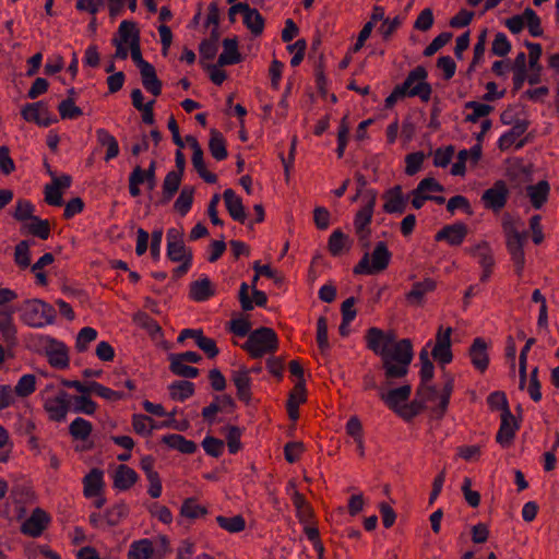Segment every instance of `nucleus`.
Masks as SVG:
<instances>
[{"instance_id": "nucleus-1", "label": "nucleus", "mask_w": 559, "mask_h": 559, "mask_svg": "<svg viewBox=\"0 0 559 559\" xmlns=\"http://www.w3.org/2000/svg\"><path fill=\"white\" fill-rule=\"evenodd\" d=\"M366 347L380 357L383 371L382 386H392L408 374L414 358L413 343L409 338H397L395 331L369 328L365 334Z\"/></svg>"}, {"instance_id": "nucleus-2", "label": "nucleus", "mask_w": 559, "mask_h": 559, "mask_svg": "<svg viewBox=\"0 0 559 559\" xmlns=\"http://www.w3.org/2000/svg\"><path fill=\"white\" fill-rule=\"evenodd\" d=\"M241 348L253 359L262 358L278 349L277 334L272 328L261 326L249 333L248 340L241 345Z\"/></svg>"}, {"instance_id": "nucleus-3", "label": "nucleus", "mask_w": 559, "mask_h": 559, "mask_svg": "<svg viewBox=\"0 0 559 559\" xmlns=\"http://www.w3.org/2000/svg\"><path fill=\"white\" fill-rule=\"evenodd\" d=\"M21 320L32 328H44L55 322L57 312L55 308L41 299H27L20 307Z\"/></svg>"}, {"instance_id": "nucleus-4", "label": "nucleus", "mask_w": 559, "mask_h": 559, "mask_svg": "<svg viewBox=\"0 0 559 559\" xmlns=\"http://www.w3.org/2000/svg\"><path fill=\"white\" fill-rule=\"evenodd\" d=\"M428 72L425 67L417 66L408 72L402 84L396 85L407 97H419L427 103L431 98L432 87L427 82Z\"/></svg>"}, {"instance_id": "nucleus-5", "label": "nucleus", "mask_w": 559, "mask_h": 559, "mask_svg": "<svg viewBox=\"0 0 559 559\" xmlns=\"http://www.w3.org/2000/svg\"><path fill=\"white\" fill-rule=\"evenodd\" d=\"M392 253L384 241L377 242L371 255L366 252L354 266V274H377L388 269Z\"/></svg>"}, {"instance_id": "nucleus-6", "label": "nucleus", "mask_w": 559, "mask_h": 559, "mask_svg": "<svg viewBox=\"0 0 559 559\" xmlns=\"http://www.w3.org/2000/svg\"><path fill=\"white\" fill-rule=\"evenodd\" d=\"M506 234V245L511 260L514 264L518 276H522L525 265L524 242L527 238V231L520 233L512 222H503Z\"/></svg>"}, {"instance_id": "nucleus-7", "label": "nucleus", "mask_w": 559, "mask_h": 559, "mask_svg": "<svg viewBox=\"0 0 559 559\" xmlns=\"http://www.w3.org/2000/svg\"><path fill=\"white\" fill-rule=\"evenodd\" d=\"M34 340L45 349V356L51 367L57 369L69 367V350L64 343L49 335H37Z\"/></svg>"}, {"instance_id": "nucleus-8", "label": "nucleus", "mask_w": 559, "mask_h": 559, "mask_svg": "<svg viewBox=\"0 0 559 559\" xmlns=\"http://www.w3.org/2000/svg\"><path fill=\"white\" fill-rule=\"evenodd\" d=\"M451 334L452 328L450 326L447 329H443V326H439L436 334V343L431 350V356L441 366L450 364L453 359V354L451 349Z\"/></svg>"}, {"instance_id": "nucleus-9", "label": "nucleus", "mask_w": 559, "mask_h": 559, "mask_svg": "<svg viewBox=\"0 0 559 559\" xmlns=\"http://www.w3.org/2000/svg\"><path fill=\"white\" fill-rule=\"evenodd\" d=\"M508 197L507 183L503 180H497L492 187L484 191L481 202L486 209L499 212L506 206Z\"/></svg>"}, {"instance_id": "nucleus-10", "label": "nucleus", "mask_w": 559, "mask_h": 559, "mask_svg": "<svg viewBox=\"0 0 559 559\" xmlns=\"http://www.w3.org/2000/svg\"><path fill=\"white\" fill-rule=\"evenodd\" d=\"M21 115L24 120L34 122L39 127H49L58 121L56 117L51 116L48 106L41 100L26 104L22 108Z\"/></svg>"}, {"instance_id": "nucleus-11", "label": "nucleus", "mask_w": 559, "mask_h": 559, "mask_svg": "<svg viewBox=\"0 0 559 559\" xmlns=\"http://www.w3.org/2000/svg\"><path fill=\"white\" fill-rule=\"evenodd\" d=\"M186 338H193L197 346L209 359H213L219 354L216 342L213 338L206 337L201 329H183L177 337V342L183 343Z\"/></svg>"}, {"instance_id": "nucleus-12", "label": "nucleus", "mask_w": 559, "mask_h": 559, "mask_svg": "<svg viewBox=\"0 0 559 559\" xmlns=\"http://www.w3.org/2000/svg\"><path fill=\"white\" fill-rule=\"evenodd\" d=\"M519 429L520 420L511 412H504V414H501V423L496 436V441L502 448H509Z\"/></svg>"}, {"instance_id": "nucleus-13", "label": "nucleus", "mask_w": 559, "mask_h": 559, "mask_svg": "<svg viewBox=\"0 0 559 559\" xmlns=\"http://www.w3.org/2000/svg\"><path fill=\"white\" fill-rule=\"evenodd\" d=\"M49 522L50 516L48 513L40 508H36L33 510L31 516L21 525V532L31 537H38L46 530Z\"/></svg>"}, {"instance_id": "nucleus-14", "label": "nucleus", "mask_w": 559, "mask_h": 559, "mask_svg": "<svg viewBox=\"0 0 559 559\" xmlns=\"http://www.w3.org/2000/svg\"><path fill=\"white\" fill-rule=\"evenodd\" d=\"M468 234V227L463 222L443 226L436 235V241H445L452 247H457L463 243Z\"/></svg>"}, {"instance_id": "nucleus-15", "label": "nucleus", "mask_w": 559, "mask_h": 559, "mask_svg": "<svg viewBox=\"0 0 559 559\" xmlns=\"http://www.w3.org/2000/svg\"><path fill=\"white\" fill-rule=\"evenodd\" d=\"M437 289V282L431 277H425L423 281L415 282L408 293L405 294V300L409 306L423 307L427 294Z\"/></svg>"}, {"instance_id": "nucleus-16", "label": "nucleus", "mask_w": 559, "mask_h": 559, "mask_svg": "<svg viewBox=\"0 0 559 559\" xmlns=\"http://www.w3.org/2000/svg\"><path fill=\"white\" fill-rule=\"evenodd\" d=\"M525 47L528 49V68L530 73L527 72L526 81L530 85L539 84L542 81V71L543 66L539 62V59L543 53L542 45L538 43L525 41Z\"/></svg>"}, {"instance_id": "nucleus-17", "label": "nucleus", "mask_w": 559, "mask_h": 559, "mask_svg": "<svg viewBox=\"0 0 559 559\" xmlns=\"http://www.w3.org/2000/svg\"><path fill=\"white\" fill-rule=\"evenodd\" d=\"M70 395L66 391H59L55 397H49L45 401L44 409L47 412L48 417L52 421H62L69 411Z\"/></svg>"}, {"instance_id": "nucleus-18", "label": "nucleus", "mask_w": 559, "mask_h": 559, "mask_svg": "<svg viewBox=\"0 0 559 559\" xmlns=\"http://www.w3.org/2000/svg\"><path fill=\"white\" fill-rule=\"evenodd\" d=\"M234 11H241L243 24L254 36H260L264 29V19L257 9H251L248 3L238 2L234 4Z\"/></svg>"}, {"instance_id": "nucleus-19", "label": "nucleus", "mask_w": 559, "mask_h": 559, "mask_svg": "<svg viewBox=\"0 0 559 559\" xmlns=\"http://www.w3.org/2000/svg\"><path fill=\"white\" fill-rule=\"evenodd\" d=\"M382 199L385 201L383 204V211L388 214H403L407 206V200L403 194L402 187L396 185L382 194Z\"/></svg>"}, {"instance_id": "nucleus-20", "label": "nucleus", "mask_w": 559, "mask_h": 559, "mask_svg": "<svg viewBox=\"0 0 559 559\" xmlns=\"http://www.w3.org/2000/svg\"><path fill=\"white\" fill-rule=\"evenodd\" d=\"M468 356L472 365L480 373H484L489 366L488 345L483 337L474 338L468 348Z\"/></svg>"}, {"instance_id": "nucleus-21", "label": "nucleus", "mask_w": 559, "mask_h": 559, "mask_svg": "<svg viewBox=\"0 0 559 559\" xmlns=\"http://www.w3.org/2000/svg\"><path fill=\"white\" fill-rule=\"evenodd\" d=\"M231 380L236 386L237 390V397L246 403L249 404L252 399V392H251V378H250V370L246 367H241L238 370H234L231 373Z\"/></svg>"}, {"instance_id": "nucleus-22", "label": "nucleus", "mask_w": 559, "mask_h": 559, "mask_svg": "<svg viewBox=\"0 0 559 559\" xmlns=\"http://www.w3.org/2000/svg\"><path fill=\"white\" fill-rule=\"evenodd\" d=\"M412 393L411 384H403L399 388L391 389L386 393L381 392L380 399L386 404V406L397 414L401 409V404L405 403Z\"/></svg>"}, {"instance_id": "nucleus-23", "label": "nucleus", "mask_w": 559, "mask_h": 559, "mask_svg": "<svg viewBox=\"0 0 559 559\" xmlns=\"http://www.w3.org/2000/svg\"><path fill=\"white\" fill-rule=\"evenodd\" d=\"M13 312L11 308H0V333L9 346L17 344V329L13 322Z\"/></svg>"}, {"instance_id": "nucleus-24", "label": "nucleus", "mask_w": 559, "mask_h": 559, "mask_svg": "<svg viewBox=\"0 0 559 559\" xmlns=\"http://www.w3.org/2000/svg\"><path fill=\"white\" fill-rule=\"evenodd\" d=\"M307 400L306 381H298L289 393L286 402V409L288 417L292 420H297L299 417V405Z\"/></svg>"}, {"instance_id": "nucleus-25", "label": "nucleus", "mask_w": 559, "mask_h": 559, "mask_svg": "<svg viewBox=\"0 0 559 559\" xmlns=\"http://www.w3.org/2000/svg\"><path fill=\"white\" fill-rule=\"evenodd\" d=\"M525 192L532 206L539 210L548 201L550 185L547 180H540L535 185L526 186Z\"/></svg>"}, {"instance_id": "nucleus-26", "label": "nucleus", "mask_w": 559, "mask_h": 559, "mask_svg": "<svg viewBox=\"0 0 559 559\" xmlns=\"http://www.w3.org/2000/svg\"><path fill=\"white\" fill-rule=\"evenodd\" d=\"M527 58H528V55L526 56L525 52L520 51L515 56V58L510 67V70L513 72V78H512V82H513L512 93L513 94L518 93L523 87V84L526 81Z\"/></svg>"}, {"instance_id": "nucleus-27", "label": "nucleus", "mask_w": 559, "mask_h": 559, "mask_svg": "<svg viewBox=\"0 0 559 559\" xmlns=\"http://www.w3.org/2000/svg\"><path fill=\"white\" fill-rule=\"evenodd\" d=\"M253 300L249 297V286L247 283H241L239 289V301L241 305V309L243 311H250L254 308V305L258 307H265L267 302V296L264 292L259 289L252 290Z\"/></svg>"}, {"instance_id": "nucleus-28", "label": "nucleus", "mask_w": 559, "mask_h": 559, "mask_svg": "<svg viewBox=\"0 0 559 559\" xmlns=\"http://www.w3.org/2000/svg\"><path fill=\"white\" fill-rule=\"evenodd\" d=\"M241 60L237 37L225 38L223 40V52L218 57L217 64L219 67L233 66L241 62Z\"/></svg>"}, {"instance_id": "nucleus-29", "label": "nucleus", "mask_w": 559, "mask_h": 559, "mask_svg": "<svg viewBox=\"0 0 559 559\" xmlns=\"http://www.w3.org/2000/svg\"><path fill=\"white\" fill-rule=\"evenodd\" d=\"M223 198L231 218L239 223H245L247 218L245 206L241 199L236 195L235 191L233 189H226L223 193Z\"/></svg>"}, {"instance_id": "nucleus-30", "label": "nucleus", "mask_w": 559, "mask_h": 559, "mask_svg": "<svg viewBox=\"0 0 559 559\" xmlns=\"http://www.w3.org/2000/svg\"><path fill=\"white\" fill-rule=\"evenodd\" d=\"M182 177L174 171L167 173L162 185V197L156 202V205H166L175 197L179 190Z\"/></svg>"}, {"instance_id": "nucleus-31", "label": "nucleus", "mask_w": 559, "mask_h": 559, "mask_svg": "<svg viewBox=\"0 0 559 559\" xmlns=\"http://www.w3.org/2000/svg\"><path fill=\"white\" fill-rule=\"evenodd\" d=\"M530 122L525 119H518L514 121L512 128L502 134L498 141V146L501 151L510 148L514 142L525 133Z\"/></svg>"}, {"instance_id": "nucleus-32", "label": "nucleus", "mask_w": 559, "mask_h": 559, "mask_svg": "<svg viewBox=\"0 0 559 559\" xmlns=\"http://www.w3.org/2000/svg\"><path fill=\"white\" fill-rule=\"evenodd\" d=\"M215 295V288L209 277L190 284L189 297L194 301H205Z\"/></svg>"}, {"instance_id": "nucleus-33", "label": "nucleus", "mask_w": 559, "mask_h": 559, "mask_svg": "<svg viewBox=\"0 0 559 559\" xmlns=\"http://www.w3.org/2000/svg\"><path fill=\"white\" fill-rule=\"evenodd\" d=\"M139 479L136 472L128 465L117 467L114 476V486L120 490L130 489Z\"/></svg>"}, {"instance_id": "nucleus-34", "label": "nucleus", "mask_w": 559, "mask_h": 559, "mask_svg": "<svg viewBox=\"0 0 559 559\" xmlns=\"http://www.w3.org/2000/svg\"><path fill=\"white\" fill-rule=\"evenodd\" d=\"M162 442L168 448L177 450L183 454H193L197 451V443L186 439L181 435L170 433L162 438Z\"/></svg>"}, {"instance_id": "nucleus-35", "label": "nucleus", "mask_w": 559, "mask_h": 559, "mask_svg": "<svg viewBox=\"0 0 559 559\" xmlns=\"http://www.w3.org/2000/svg\"><path fill=\"white\" fill-rule=\"evenodd\" d=\"M104 473L99 468H93L91 472L83 478L84 484V496L87 498L99 496L100 490L104 485L103 480Z\"/></svg>"}, {"instance_id": "nucleus-36", "label": "nucleus", "mask_w": 559, "mask_h": 559, "mask_svg": "<svg viewBox=\"0 0 559 559\" xmlns=\"http://www.w3.org/2000/svg\"><path fill=\"white\" fill-rule=\"evenodd\" d=\"M141 80L144 88L155 97L162 94L163 83L157 78L156 70L153 64L144 67L140 70Z\"/></svg>"}, {"instance_id": "nucleus-37", "label": "nucleus", "mask_w": 559, "mask_h": 559, "mask_svg": "<svg viewBox=\"0 0 559 559\" xmlns=\"http://www.w3.org/2000/svg\"><path fill=\"white\" fill-rule=\"evenodd\" d=\"M352 240L341 229H335L329 237L328 249L333 257L341 255L344 251H348Z\"/></svg>"}, {"instance_id": "nucleus-38", "label": "nucleus", "mask_w": 559, "mask_h": 559, "mask_svg": "<svg viewBox=\"0 0 559 559\" xmlns=\"http://www.w3.org/2000/svg\"><path fill=\"white\" fill-rule=\"evenodd\" d=\"M209 151L216 160H224L228 156L226 141L223 134L216 129L210 131Z\"/></svg>"}, {"instance_id": "nucleus-39", "label": "nucleus", "mask_w": 559, "mask_h": 559, "mask_svg": "<svg viewBox=\"0 0 559 559\" xmlns=\"http://www.w3.org/2000/svg\"><path fill=\"white\" fill-rule=\"evenodd\" d=\"M466 252L478 259L481 267L495 266L492 250L487 241H480L474 247L467 248Z\"/></svg>"}, {"instance_id": "nucleus-40", "label": "nucleus", "mask_w": 559, "mask_h": 559, "mask_svg": "<svg viewBox=\"0 0 559 559\" xmlns=\"http://www.w3.org/2000/svg\"><path fill=\"white\" fill-rule=\"evenodd\" d=\"M169 395L175 401L183 402L194 394V383L188 380L174 381L169 386Z\"/></svg>"}, {"instance_id": "nucleus-41", "label": "nucleus", "mask_w": 559, "mask_h": 559, "mask_svg": "<svg viewBox=\"0 0 559 559\" xmlns=\"http://www.w3.org/2000/svg\"><path fill=\"white\" fill-rule=\"evenodd\" d=\"M97 142L102 146L107 147L106 155L104 157L105 162H109L112 158H116L119 155V144L114 135H111L105 129H98L96 131Z\"/></svg>"}, {"instance_id": "nucleus-42", "label": "nucleus", "mask_w": 559, "mask_h": 559, "mask_svg": "<svg viewBox=\"0 0 559 559\" xmlns=\"http://www.w3.org/2000/svg\"><path fill=\"white\" fill-rule=\"evenodd\" d=\"M153 554V543L147 538H143L130 545L127 557L128 559H150Z\"/></svg>"}, {"instance_id": "nucleus-43", "label": "nucleus", "mask_w": 559, "mask_h": 559, "mask_svg": "<svg viewBox=\"0 0 559 559\" xmlns=\"http://www.w3.org/2000/svg\"><path fill=\"white\" fill-rule=\"evenodd\" d=\"M207 513V508L199 504L198 500L193 497L185 499L180 508V515L190 520L203 518Z\"/></svg>"}, {"instance_id": "nucleus-44", "label": "nucleus", "mask_w": 559, "mask_h": 559, "mask_svg": "<svg viewBox=\"0 0 559 559\" xmlns=\"http://www.w3.org/2000/svg\"><path fill=\"white\" fill-rule=\"evenodd\" d=\"M192 165L199 176L207 183H216L217 176L206 169L202 147L192 150Z\"/></svg>"}, {"instance_id": "nucleus-45", "label": "nucleus", "mask_w": 559, "mask_h": 559, "mask_svg": "<svg viewBox=\"0 0 559 559\" xmlns=\"http://www.w3.org/2000/svg\"><path fill=\"white\" fill-rule=\"evenodd\" d=\"M193 195H194V187L192 186H185L177 200L174 203V209L176 212H178L181 216L187 215V213L190 211L192 203H193Z\"/></svg>"}, {"instance_id": "nucleus-46", "label": "nucleus", "mask_w": 559, "mask_h": 559, "mask_svg": "<svg viewBox=\"0 0 559 559\" xmlns=\"http://www.w3.org/2000/svg\"><path fill=\"white\" fill-rule=\"evenodd\" d=\"M92 430L93 425L82 417H76L69 426V433L72 438L81 441L87 440Z\"/></svg>"}, {"instance_id": "nucleus-47", "label": "nucleus", "mask_w": 559, "mask_h": 559, "mask_svg": "<svg viewBox=\"0 0 559 559\" xmlns=\"http://www.w3.org/2000/svg\"><path fill=\"white\" fill-rule=\"evenodd\" d=\"M216 522L219 527L233 534L240 533L246 528V520L240 514L234 515L231 518L218 515L216 518Z\"/></svg>"}, {"instance_id": "nucleus-48", "label": "nucleus", "mask_w": 559, "mask_h": 559, "mask_svg": "<svg viewBox=\"0 0 559 559\" xmlns=\"http://www.w3.org/2000/svg\"><path fill=\"white\" fill-rule=\"evenodd\" d=\"M464 107L466 109H472L473 112L468 114L465 117L466 122L476 123L480 118L488 116L492 110L493 107L487 104H481L476 100H469L467 102Z\"/></svg>"}, {"instance_id": "nucleus-49", "label": "nucleus", "mask_w": 559, "mask_h": 559, "mask_svg": "<svg viewBox=\"0 0 559 559\" xmlns=\"http://www.w3.org/2000/svg\"><path fill=\"white\" fill-rule=\"evenodd\" d=\"M24 228L27 229V233L38 237L43 240H46L50 236V224L47 219H41L38 216H35L31 223L24 225Z\"/></svg>"}, {"instance_id": "nucleus-50", "label": "nucleus", "mask_w": 559, "mask_h": 559, "mask_svg": "<svg viewBox=\"0 0 559 559\" xmlns=\"http://www.w3.org/2000/svg\"><path fill=\"white\" fill-rule=\"evenodd\" d=\"M168 360L169 370L177 377L193 379L197 378L200 373L198 368L186 365L183 361L177 360L175 358H168Z\"/></svg>"}, {"instance_id": "nucleus-51", "label": "nucleus", "mask_w": 559, "mask_h": 559, "mask_svg": "<svg viewBox=\"0 0 559 559\" xmlns=\"http://www.w3.org/2000/svg\"><path fill=\"white\" fill-rule=\"evenodd\" d=\"M29 247V240H21L14 248V262L22 270H25L31 265Z\"/></svg>"}, {"instance_id": "nucleus-52", "label": "nucleus", "mask_w": 559, "mask_h": 559, "mask_svg": "<svg viewBox=\"0 0 559 559\" xmlns=\"http://www.w3.org/2000/svg\"><path fill=\"white\" fill-rule=\"evenodd\" d=\"M129 514V507L124 502L114 504L105 512V520L109 526L118 525Z\"/></svg>"}, {"instance_id": "nucleus-53", "label": "nucleus", "mask_w": 559, "mask_h": 559, "mask_svg": "<svg viewBox=\"0 0 559 559\" xmlns=\"http://www.w3.org/2000/svg\"><path fill=\"white\" fill-rule=\"evenodd\" d=\"M167 257L173 262H180L181 260L190 258L193 259L192 250L186 247L185 242L167 243Z\"/></svg>"}, {"instance_id": "nucleus-54", "label": "nucleus", "mask_w": 559, "mask_h": 559, "mask_svg": "<svg viewBox=\"0 0 559 559\" xmlns=\"http://www.w3.org/2000/svg\"><path fill=\"white\" fill-rule=\"evenodd\" d=\"M133 322L153 336L162 332V328L157 321L143 311H138L133 314Z\"/></svg>"}, {"instance_id": "nucleus-55", "label": "nucleus", "mask_w": 559, "mask_h": 559, "mask_svg": "<svg viewBox=\"0 0 559 559\" xmlns=\"http://www.w3.org/2000/svg\"><path fill=\"white\" fill-rule=\"evenodd\" d=\"M419 360H420V365H421L420 371H419L420 383H428L433 378L435 366L431 362V360L429 359V354H428V350L426 347L420 350Z\"/></svg>"}, {"instance_id": "nucleus-56", "label": "nucleus", "mask_w": 559, "mask_h": 559, "mask_svg": "<svg viewBox=\"0 0 559 559\" xmlns=\"http://www.w3.org/2000/svg\"><path fill=\"white\" fill-rule=\"evenodd\" d=\"M97 338V331L94 328L85 326L80 330L75 340V349L84 353L88 348V344Z\"/></svg>"}, {"instance_id": "nucleus-57", "label": "nucleus", "mask_w": 559, "mask_h": 559, "mask_svg": "<svg viewBox=\"0 0 559 559\" xmlns=\"http://www.w3.org/2000/svg\"><path fill=\"white\" fill-rule=\"evenodd\" d=\"M373 215V210L371 205H365L361 207L355 215L354 226L356 233H362L364 230H368L369 225L371 223Z\"/></svg>"}, {"instance_id": "nucleus-58", "label": "nucleus", "mask_w": 559, "mask_h": 559, "mask_svg": "<svg viewBox=\"0 0 559 559\" xmlns=\"http://www.w3.org/2000/svg\"><path fill=\"white\" fill-rule=\"evenodd\" d=\"M34 210V205L28 200L19 199L13 212V217L19 222L32 221L35 217V215H33Z\"/></svg>"}, {"instance_id": "nucleus-59", "label": "nucleus", "mask_w": 559, "mask_h": 559, "mask_svg": "<svg viewBox=\"0 0 559 559\" xmlns=\"http://www.w3.org/2000/svg\"><path fill=\"white\" fill-rule=\"evenodd\" d=\"M316 338L318 347L322 354L330 349V343L328 338V319L323 316L318 318Z\"/></svg>"}, {"instance_id": "nucleus-60", "label": "nucleus", "mask_w": 559, "mask_h": 559, "mask_svg": "<svg viewBox=\"0 0 559 559\" xmlns=\"http://www.w3.org/2000/svg\"><path fill=\"white\" fill-rule=\"evenodd\" d=\"M36 390V377L34 374H24L15 385V393L21 397L31 395Z\"/></svg>"}, {"instance_id": "nucleus-61", "label": "nucleus", "mask_w": 559, "mask_h": 559, "mask_svg": "<svg viewBox=\"0 0 559 559\" xmlns=\"http://www.w3.org/2000/svg\"><path fill=\"white\" fill-rule=\"evenodd\" d=\"M426 405L421 400H413L409 404L402 405L401 409L397 411V415L404 420H411L425 409Z\"/></svg>"}, {"instance_id": "nucleus-62", "label": "nucleus", "mask_w": 559, "mask_h": 559, "mask_svg": "<svg viewBox=\"0 0 559 559\" xmlns=\"http://www.w3.org/2000/svg\"><path fill=\"white\" fill-rule=\"evenodd\" d=\"M58 111L61 119H75L83 115L82 109L71 98L63 99L58 105Z\"/></svg>"}, {"instance_id": "nucleus-63", "label": "nucleus", "mask_w": 559, "mask_h": 559, "mask_svg": "<svg viewBox=\"0 0 559 559\" xmlns=\"http://www.w3.org/2000/svg\"><path fill=\"white\" fill-rule=\"evenodd\" d=\"M75 413H83L86 415H93L97 409V404L87 395H75L73 396Z\"/></svg>"}, {"instance_id": "nucleus-64", "label": "nucleus", "mask_w": 559, "mask_h": 559, "mask_svg": "<svg viewBox=\"0 0 559 559\" xmlns=\"http://www.w3.org/2000/svg\"><path fill=\"white\" fill-rule=\"evenodd\" d=\"M524 17H525V22H526L530 34L534 37L542 36L543 35L542 22H540L539 16L536 14V12L531 8H526L524 10Z\"/></svg>"}]
</instances>
